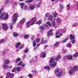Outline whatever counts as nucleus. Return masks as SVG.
Segmentation results:
<instances>
[{
  "label": "nucleus",
  "mask_w": 78,
  "mask_h": 78,
  "mask_svg": "<svg viewBox=\"0 0 78 78\" xmlns=\"http://www.w3.org/2000/svg\"><path fill=\"white\" fill-rule=\"evenodd\" d=\"M61 58V56L59 55H58L57 58H56L55 59L53 58L52 57L50 59V63H53L55 62V61H58Z\"/></svg>",
  "instance_id": "nucleus-1"
},
{
  "label": "nucleus",
  "mask_w": 78,
  "mask_h": 78,
  "mask_svg": "<svg viewBox=\"0 0 78 78\" xmlns=\"http://www.w3.org/2000/svg\"><path fill=\"white\" fill-rule=\"evenodd\" d=\"M35 21V20L34 18H33L30 21L26 23V26L27 28L30 27V25H33L34 24V22Z\"/></svg>",
  "instance_id": "nucleus-2"
},
{
  "label": "nucleus",
  "mask_w": 78,
  "mask_h": 78,
  "mask_svg": "<svg viewBox=\"0 0 78 78\" xmlns=\"http://www.w3.org/2000/svg\"><path fill=\"white\" fill-rule=\"evenodd\" d=\"M14 18H13V21L14 23H15L16 22L17 20V18L18 17V13H15L14 15Z\"/></svg>",
  "instance_id": "nucleus-3"
},
{
  "label": "nucleus",
  "mask_w": 78,
  "mask_h": 78,
  "mask_svg": "<svg viewBox=\"0 0 78 78\" xmlns=\"http://www.w3.org/2000/svg\"><path fill=\"white\" fill-rule=\"evenodd\" d=\"M2 29L4 30H5L6 31L8 30V26H7L6 24L3 23L2 24Z\"/></svg>",
  "instance_id": "nucleus-4"
},
{
  "label": "nucleus",
  "mask_w": 78,
  "mask_h": 78,
  "mask_svg": "<svg viewBox=\"0 0 78 78\" xmlns=\"http://www.w3.org/2000/svg\"><path fill=\"white\" fill-rule=\"evenodd\" d=\"M73 69V71H77L78 70V66H75Z\"/></svg>",
  "instance_id": "nucleus-5"
},
{
  "label": "nucleus",
  "mask_w": 78,
  "mask_h": 78,
  "mask_svg": "<svg viewBox=\"0 0 78 78\" xmlns=\"http://www.w3.org/2000/svg\"><path fill=\"white\" fill-rule=\"evenodd\" d=\"M62 75V71H60L59 73L57 74V76L58 77H60L61 75Z\"/></svg>",
  "instance_id": "nucleus-6"
},
{
  "label": "nucleus",
  "mask_w": 78,
  "mask_h": 78,
  "mask_svg": "<svg viewBox=\"0 0 78 78\" xmlns=\"http://www.w3.org/2000/svg\"><path fill=\"white\" fill-rule=\"evenodd\" d=\"M51 33H52V30L51 29L49 31L48 33V37H49V36H50V35H52Z\"/></svg>",
  "instance_id": "nucleus-7"
},
{
  "label": "nucleus",
  "mask_w": 78,
  "mask_h": 78,
  "mask_svg": "<svg viewBox=\"0 0 78 78\" xmlns=\"http://www.w3.org/2000/svg\"><path fill=\"white\" fill-rule=\"evenodd\" d=\"M21 44V43L20 42H19L18 43L16 46V48H19V47L20 46V44Z\"/></svg>",
  "instance_id": "nucleus-8"
},
{
  "label": "nucleus",
  "mask_w": 78,
  "mask_h": 78,
  "mask_svg": "<svg viewBox=\"0 0 78 78\" xmlns=\"http://www.w3.org/2000/svg\"><path fill=\"white\" fill-rule=\"evenodd\" d=\"M58 13L56 12H55L53 13V16L54 17H56Z\"/></svg>",
  "instance_id": "nucleus-9"
},
{
  "label": "nucleus",
  "mask_w": 78,
  "mask_h": 78,
  "mask_svg": "<svg viewBox=\"0 0 78 78\" xmlns=\"http://www.w3.org/2000/svg\"><path fill=\"white\" fill-rule=\"evenodd\" d=\"M73 56L72 55H68L67 58L68 60H70L72 59Z\"/></svg>",
  "instance_id": "nucleus-10"
},
{
  "label": "nucleus",
  "mask_w": 78,
  "mask_h": 78,
  "mask_svg": "<svg viewBox=\"0 0 78 78\" xmlns=\"http://www.w3.org/2000/svg\"><path fill=\"white\" fill-rule=\"evenodd\" d=\"M53 19V16L52 15H50L48 17V20H51Z\"/></svg>",
  "instance_id": "nucleus-11"
},
{
  "label": "nucleus",
  "mask_w": 78,
  "mask_h": 78,
  "mask_svg": "<svg viewBox=\"0 0 78 78\" xmlns=\"http://www.w3.org/2000/svg\"><path fill=\"white\" fill-rule=\"evenodd\" d=\"M25 5V4L24 3H22L21 4V8L22 9H23V7Z\"/></svg>",
  "instance_id": "nucleus-12"
},
{
  "label": "nucleus",
  "mask_w": 78,
  "mask_h": 78,
  "mask_svg": "<svg viewBox=\"0 0 78 78\" xmlns=\"http://www.w3.org/2000/svg\"><path fill=\"white\" fill-rule=\"evenodd\" d=\"M57 64V63L56 62H55L54 63H53V64H52L51 65V66L52 67H55V66H56V64Z\"/></svg>",
  "instance_id": "nucleus-13"
},
{
  "label": "nucleus",
  "mask_w": 78,
  "mask_h": 78,
  "mask_svg": "<svg viewBox=\"0 0 78 78\" xmlns=\"http://www.w3.org/2000/svg\"><path fill=\"white\" fill-rule=\"evenodd\" d=\"M73 69L72 68H71V69H70L69 70V73L70 75H72V73H73Z\"/></svg>",
  "instance_id": "nucleus-14"
},
{
  "label": "nucleus",
  "mask_w": 78,
  "mask_h": 78,
  "mask_svg": "<svg viewBox=\"0 0 78 78\" xmlns=\"http://www.w3.org/2000/svg\"><path fill=\"white\" fill-rule=\"evenodd\" d=\"M41 23H42V20H40L38 21L37 22H36V24H37L38 25H40V24H41Z\"/></svg>",
  "instance_id": "nucleus-15"
},
{
  "label": "nucleus",
  "mask_w": 78,
  "mask_h": 78,
  "mask_svg": "<svg viewBox=\"0 0 78 78\" xmlns=\"http://www.w3.org/2000/svg\"><path fill=\"white\" fill-rule=\"evenodd\" d=\"M13 35L14 37H17V36H18V34L15 32H14L13 33Z\"/></svg>",
  "instance_id": "nucleus-16"
},
{
  "label": "nucleus",
  "mask_w": 78,
  "mask_h": 78,
  "mask_svg": "<svg viewBox=\"0 0 78 78\" xmlns=\"http://www.w3.org/2000/svg\"><path fill=\"white\" fill-rule=\"evenodd\" d=\"M70 39L71 40H73V39H75V37L72 35V34H71L70 35Z\"/></svg>",
  "instance_id": "nucleus-17"
},
{
  "label": "nucleus",
  "mask_w": 78,
  "mask_h": 78,
  "mask_svg": "<svg viewBox=\"0 0 78 78\" xmlns=\"http://www.w3.org/2000/svg\"><path fill=\"white\" fill-rule=\"evenodd\" d=\"M62 35V34H59L57 35L56 36V38H59V37H60Z\"/></svg>",
  "instance_id": "nucleus-18"
},
{
  "label": "nucleus",
  "mask_w": 78,
  "mask_h": 78,
  "mask_svg": "<svg viewBox=\"0 0 78 78\" xmlns=\"http://www.w3.org/2000/svg\"><path fill=\"white\" fill-rule=\"evenodd\" d=\"M25 19L24 18L21 20V21H20V23H24V22H25Z\"/></svg>",
  "instance_id": "nucleus-19"
},
{
  "label": "nucleus",
  "mask_w": 78,
  "mask_h": 78,
  "mask_svg": "<svg viewBox=\"0 0 78 78\" xmlns=\"http://www.w3.org/2000/svg\"><path fill=\"white\" fill-rule=\"evenodd\" d=\"M58 44H59V42H58L55 43L54 44V47H58L59 46Z\"/></svg>",
  "instance_id": "nucleus-20"
},
{
  "label": "nucleus",
  "mask_w": 78,
  "mask_h": 78,
  "mask_svg": "<svg viewBox=\"0 0 78 78\" xmlns=\"http://www.w3.org/2000/svg\"><path fill=\"white\" fill-rule=\"evenodd\" d=\"M5 64H8L9 63V60H6L4 62Z\"/></svg>",
  "instance_id": "nucleus-21"
},
{
  "label": "nucleus",
  "mask_w": 78,
  "mask_h": 78,
  "mask_svg": "<svg viewBox=\"0 0 78 78\" xmlns=\"http://www.w3.org/2000/svg\"><path fill=\"white\" fill-rule=\"evenodd\" d=\"M16 67H15L12 70V72H15L16 70Z\"/></svg>",
  "instance_id": "nucleus-22"
},
{
  "label": "nucleus",
  "mask_w": 78,
  "mask_h": 78,
  "mask_svg": "<svg viewBox=\"0 0 78 78\" xmlns=\"http://www.w3.org/2000/svg\"><path fill=\"white\" fill-rule=\"evenodd\" d=\"M35 8V7L34 6H33L32 5H30L29 6L30 9L31 10H33V9H34Z\"/></svg>",
  "instance_id": "nucleus-23"
},
{
  "label": "nucleus",
  "mask_w": 78,
  "mask_h": 78,
  "mask_svg": "<svg viewBox=\"0 0 78 78\" xmlns=\"http://www.w3.org/2000/svg\"><path fill=\"white\" fill-rule=\"evenodd\" d=\"M51 24L53 27H55L56 25V23L55 21H52L51 22Z\"/></svg>",
  "instance_id": "nucleus-24"
},
{
  "label": "nucleus",
  "mask_w": 78,
  "mask_h": 78,
  "mask_svg": "<svg viewBox=\"0 0 78 78\" xmlns=\"http://www.w3.org/2000/svg\"><path fill=\"white\" fill-rule=\"evenodd\" d=\"M74 58H76V57H78V53L76 52L74 55Z\"/></svg>",
  "instance_id": "nucleus-25"
},
{
  "label": "nucleus",
  "mask_w": 78,
  "mask_h": 78,
  "mask_svg": "<svg viewBox=\"0 0 78 78\" xmlns=\"http://www.w3.org/2000/svg\"><path fill=\"white\" fill-rule=\"evenodd\" d=\"M21 59L20 58H18L16 60V62H19V61H20Z\"/></svg>",
  "instance_id": "nucleus-26"
},
{
  "label": "nucleus",
  "mask_w": 78,
  "mask_h": 78,
  "mask_svg": "<svg viewBox=\"0 0 78 78\" xmlns=\"http://www.w3.org/2000/svg\"><path fill=\"white\" fill-rule=\"evenodd\" d=\"M23 63V62H22V61H21L18 63V66H22Z\"/></svg>",
  "instance_id": "nucleus-27"
},
{
  "label": "nucleus",
  "mask_w": 78,
  "mask_h": 78,
  "mask_svg": "<svg viewBox=\"0 0 78 78\" xmlns=\"http://www.w3.org/2000/svg\"><path fill=\"white\" fill-rule=\"evenodd\" d=\"M3 67L5 69H7L9 67H8V66L6 65H4L3 66Z\"/></svg>",
  "instance_id": "nucleus-28"
},
{
  "label": "nucleus",
  "mask_w": 78,
  "mask_h": 78,
  "mask_svg": "<svg viewBox=\"0 0 78 78\" xmlns=\"http://www.w3.org/2000/svg\"><path fill=\"white\" fill-rule=\"evenodd\" d=\"M5 13H2L1 15L0 16V19H2V18H3V16H4V15H5Z\"/></svg>",
  "instance_id": "nucleus-29"
},
{
  "label": "nucleus",
  "mask_w": 78,
  "mask_h": 78,
  "mask_svg": "<svg viewBox=\"0 0 78 78\" xmlns=\"http://www.w3.org/2000/svg\"><path fill=\"white\" fill-rule=\"evenodd\" d=\"M16 70L17 71H20L21 68L20 67H16Z\"/></svg>",
  "instance_id": "nucleus-30"
},
{
  "label": "nucleus",
  "mask_w": 78,
  "mask_h": 78,
  "mask_svg": "<svg viewBox=\"0 0 78 78\" xmlns=\"http://www.w3.org/2000/svg\"><path fill=\"white\" fill-rule=\"evenodd\" d=\"M30 35L29 34H26L24 35V37L25 39H27L28 37H29V36Z\"/></svg>",
  "instance_id": "nucleus-31"
},
{
  "label": "nucleus",
  "mask_w": 78,
  "mask_h": 78,
  "mask_svg": "<svg viewBox=\"0 0 78 78\" xmlns=\"http://www.w3.org/2000/svg\"><path fill=\"white\" fill-rule=\"evenodd\" d=\"M44 69H47V70H50V67L48 66H45V67L44 68Z\"/></svg>",
  "instance_id": "nucleus-32"
},
{
  "label": "nucleus",
  "mask_w": 78,
  "mask_h": 78,
  "mask_svg": "<svg viewBox=\"0 0 78 78\" xmlns=\"http://www.w3.org/2000/svg\"><path fill=\"white\" fill-rule=\"evenodd\" d=\"M8 18V15L7 14L6 15L5 17L4 18V20H5V19H7Z\"/></svg>",
  "instance_id": "nucleus-33"
},
{
  "label": "nucleus",
  "mask_w": 78,
  "mask_h": 78,
  "mask_svg": "<svg viewBox=\"0 0 78 78\" xmlns=\"http://www.w3.org/2000/svg\"><path fill=\"white\" fill-rule=\"evenodd\" d=\"M33 44V47H35L36 46V41L34 40V41Z\"/></svg>",
  "instance_id": "nucleus-34"
},
{
  "label": "nucleus",
  "mask_w": 78,
  "mask_h": 78,
  "mask_svg": "<svg viewBox=\"0 0 78 78\" xmlns=\"http://www.w3.org/2000/svg\"><path fill=\"white\" fill-rule=\"evenodd\" d=\"M8 51L7 50H4L3 52V55H5L7 53Z\"/></svg>",
  "instance_id": "nucleus-35"
},
{
  "label": "nucleus",
  "mask_w": 78,
  "mask_h": 78,
  "mask_svg": "<svg viewBox=\"0 0 78 78\" xmlns=\"http://www.w3.org/2000/svg\"><path fill=\"white\" fill-rule=\"evenodd\" d=\"M67 46L68 47L70 48L71 47H72V44L70 43H69L67 44Z\"/></svg>",
  "instance_id": "nucleus-36"
},
{
  "label": "nucleus",
  "mask_w": 78,
  "mask_h": 78,
  "mask_svg": "<svg viewBox=\"0 0 78 78\" xmlns=\"http://www.w3.org/2000/svg\"><path fill=\"white\" fill-rule=\"evenodd\" d=\"M40 41H41V39H40V38H38L36 40V42L37 43H38V42H39Z\"/></svg>",
  "instance_id": "nucleus-37"
},
{
  "label": "nucleus",
  "mask_w": 78,
  "mask_h": 78,
  "mask_svg": "<svg viewBox=\"0 0 78 78\" xmlns=\"http://www.w3.org/2000/svg\"><path fill=\"white\" fill-rule=\"evenodd\" d=\"M68 39V38H66V39H65V40H63L62 41V43H64V42H66V41H67Z\"/></svg>",
  "instance_id": "nucleus-38"
},
{
  "label": "nucleus",
  "mask_w": 78,
  "mask_h": 78,
  "mask_svg": "<svg viewBox=\"0 0 78 78\" xmlns=\"http://www.w3.org/2000/svg\"><path fill=\"white\" fill-rule=\"evenodd\" d=\"M33 1V0H29L28 1H26V3H31Z\"/></svg>",
  "instance_id": "nucleus-39"
},
{
  "label": "nucleus",
  "mask_w": 78,
  "mask_h": 78,
  "mask_svg": "<svg viewBox=\"0 0 78 78\" xmlns=\"http://www.w3.org/2000/svg\"><path fill=\"white\" fill-rule=\"evenodd\" d=\"M67 7L68 8V10H69V9L70 8V4H68L67 5Z\"/></svg>",
  "instance_id": "nucleus-40"
},
{
  "label": "nucleus",
  "mask_w": 78,
  "mask_h": 78,
  "mask_svg": "<svg viewBox=\"0 0 78 78\" xmlns=\"http://www.w3.org/2000/svg\"><path fill=\"white\" fill-rule=\"evenodd\" d=\"M47 24L49 25V27H51V24H50V22H48L47 23Z\"/></svg>",
  "instance_id": "nucleus-41"
},
{
  "label": "nucleus",
  "mask_w": 78,
  "mask_h": 78,
  "mask_svg": "<svg viewBox=\"0 0 78 78\" xmlns=\"http://www.w3.org/2000/svg\"><path fill=\"white\" fill-rule=\"evenodd\" d=\"M24 51V53H27L28 52V49H26Z\"/></svg>",
  "instance_id": "nucleus-42"
},
{
  "label": "nucleus",
  "mask_w": 78,
  "mask_h": 78,
  "mask_svg": "<svg viewBox=\"0 0 78 78\" xmlns=\"http://www.w3.org/2000/svg\"><path fill=\"white\" fill-rule=\"evenodd\" d=\"M58 72H59V70L56 69L55 70V73H57Z\"/></svg>",
  "instance_id": "nucleus-43"
},
{
  "label": "nucleus",
  "mask_w": 78,
  "mask_h": 78,
  "mask_svg": "<svg viewBox=\"0 0 78 78\" xmlns=\"http://www.w3.org/2000/svg\"><path fill=\"white\" fill-rule=\"evenodd\" d=\"M27 8H28V7L27 5H26L24 7V10H26Z\"/></svg>",
  "instance_id": "nucleus-44"
},
{
  "label": "nucleus",
  "mask_w": 78,
  "mask_h": 78,
  "mask_svg": "<svg viewBox=\"0 0 78 78\" xmlns=\"http://www.w3.org/2000/svg\"><path fill=\"white\" fill-rule=\"evenodd\" d=\"M28 77H30V78H32V77L33 76V75H31V74H29L28 75Z\"/></svg>",
  "instance_id": "nucleus-45"
},
{
  "label": "nucleus",
  "mask_w": 78,
  "mask_h": 78,
  "mask_svg": "<svg viewBox=\"0 0 78 78\" xmlns=\"http://www.w3.org/2000/svg\"><path fill=\"white\" fill-rule=\"evenodd\" d=\"M36 6L37 7H39V6H41V3H38V4L36 5Z\"/></svg>",
  "instance_id": "nucleus-46"
},
{
  "label": "nucleus",
  "mask_w": 78,
  "mask_h": 78,
  "mask_svg": "<svg viewBox=\"0 0 78 78\" xmlns=\"http://www.w3.org/2000/svg\"><path fill=\"white\" fill-rule=\"evenodd\" d=\"M32 72H33V73H37V71H36V70H32Z\"/></svg>",
  "instance_id": "nucleus-47"
},
{
  "label": "nucleus",
  "mask_w": 78,
  "mask_h": 78,
  "mask_svg": "<svg viewBox=\"0 0 78 78\" xmlns=\"http://www.w3.org/2000/svg\"><path fill=\"white\" fill-rule=\"evenodd\" d=\"M42 56L43 58H45L46 56V55L45 54H43L42 55Z\"/></svg>",
  "instance_id": "nucleus-48"
},
{
  "label": "nucleus",
  "mask_w": 78,
  "mask_h": 78,
  "mask_svg": "<svg viewBox=\"0 0 78 78\" xmlns=\"http://www.w3.org/2000/svg\"><path fill=\"white\" fill-rule=\"evenodd\" d=\"M41 42L42 44H44V40L43 39H42L41 40Z\"/></svg>",
  "instance_id": "nucleus-49"
},
{
  "label": "nucleus",
  "mask_w": 78,
  "mask_h": 78,
  "mask_svg": "<svg viewBox=\"0 0 78 78\" xmlns=\"http://www.w3.org/2000/svg\"><path fill=\"white\" fill-rule=\"evenodd\" d=\"M48 16H49V14H48V13H47L45 14V17H48Z\"/></svg>",
  "instance_id": "nucleus-50"
},
{
  "label": "nucleus",
  "mask_w": 78,
  "mask_h": 78,
  "mask_svg": "<svg viewBox=\"0 0 78 78\" xmlns=\"http://www.w3.org/2000/svg\"><path fill=\"white\" fill-rule=\"evenodd\" d=\"M13 28V26L12 25H10V28L12 30V29Z\"/></svg>",
  "instance_id": "nucleus-51"
},
{
  "label": "nucleus",
  "mask_w": 78,
  "mask_h": 78,
  "mask_svg": "<svg viewBox=\"0 0 78 78\" xmlns=\"http://www.w3.org/2000/svg\"><path fill=\"white\" fill-rule=\"evenodd\" d=\"M9 2V0H6L5 2V3H6V4H8V3Z\"/></svg>",
  "instance_id": "nucleus-52"
},
{
  "label": "nucleus",
  "mask_w": 78,
  "mask_h": 78,
  "mask_svg": "<svg viewBox=\"0 0 78 78\" xmlns=\"http://www.w3.org/2000/svg\"><path fill=\"white\" fill-rule=\"evenodd\" d=\"M40 28L41 30H44V27L43 26H41L40 27Z\"/></svg>",
  "instance_id": "nucleus-53"
},
{
  "label": "nucleus",
  "mask_w": 78,
  "mask_h": 78,
  "mask_svg": "<svg viewBox=\"0 0 78 78\" xmlns=\"http://www.w3.org/2000/svg\"><path fill=\"white\" fill-rule=\"evenodd\" d=\"M60 9H63V6L62 5H60Z\"/></svg>",
  "instance_id": "nucleus-54"
},
{
  "label": "nucleus",
  "mask_w": 78,
  "mask_h": 78,
  "mask_svg": "<svg viewBox=\"0 0 78 78\" xmlns=\"http://www.w3.org/2000/svg\"><path fill=\"white\" fill-rule=\"evenodd\" d=\"M3 41H4V40H1V41H0V44H2V43H3Z\"/></svg>",
  "instance_id": "nucleus-55"
},
{
  "label": "nucleus",
  "mask_w": 78,
  "mask_h": 78,
  "mask_svg": "<svg viewBox=\"0 0 78 78\" xmlns=\"http://www.w3.org/2000/svg\"><path fill=\"white\" fill-rule=\"evenodd\" d=\"M56 21L57 22H60V21H61V19H57Z\"/></svg>",
  "instance_id": "nucleus-56"
},
{
  "label": "nucleus",
  "mask_w": 78,
  "mask_h": 78,
  "mask_svg": "<svg viewBox=\"0 0 78 78\" xmlns=\"http://www.w3.org/2000/svg\"><path fill=\"white\" fill-rule=\"evenodd\" d=\"M71 42L73 43V44H74L75 42V40H73L71 41Z\"/></svg>",
  "instance_id": "nucleus-57"
},
{
  "label": "nucleus",
  "mask_w": 78,
  "mask_h": 78,
  "mask_svg": "<svg viewBox=\"0 0 78 78\" xmlns=\"http://www.w3.org/2000/svg\"><path fill=\"white\" fill-rule=\"evenodd\" d=\"M71 26L73 27H75V26H76V23H74Z\"/></svg>",
  "instance_id": "nucleus-58"
},
{
  "label": "nucleus",
  "mask_w": 78,
  "mask_h": 78,
  "mask_svg": "<svg viewBox=\"0 0 78 78\" xmlns=\"http://www.w3.org/2000/svg\"><path fill=\"white\" fill-rule=\"evenodd\" d=\"M34 36H33L31 38V40H34Z\"/></svg>",
  "instance_id": "nucleus-59"
},
{
  "label": "nucleus",
  "mask_w": 78,
  "mask_h": 78,
  "mask_svg": "<svg viewBox=\"0 0 78 78\" xmlns=\"http://www.w3.org/2000/svg\"><path fill=\"white\" fill-rule=\"evenodd\" d=\"M23 48V46H21L19 48V49H22Z\"/></svg>",
  "instance_id": "nucleus-60"
},
{
  "label": "nucleus",
  "mask_w": 78,
  "mask_h": 78,
  "mask_svg": "<svg viewBox=\"0 0 78 78\" xmlns=\"http://www.w3.org/2000/svg\"><path fill=\"white\" fill-rule=\"evenodd\" d=\"M25 66V64L24 63H23L22 65V67H24Z\"/></svg>",
  "instance_id": "nucleus-61"
},
{
  "label": "nucleus",
  "mask_w": 78,
  "mask_h": 78,
  "mask_svg": "<svg viewBox=\"0 0 78 78\" xmlns=\"http://www.w3.org/2000/svg\"><path fill=\"white\" fill-rule=\"evenodd\" d=\"M40 45V44H37V47H39Z\"/></svg>",
  "instance_id": "nucleus-62"
},
{
  "label": "nucleus",
  "mask_w": 78,
  "mask_h": 78,
  "mask_svg": "<svg viewBox=\"0 0 78 78\" xmlns=\"http://www.w3.org/2000/svg\"><path fill=\"white\" fill-rule=\"evenodd\" d=\"M76 6L78 7V2L76 4Z\"/></svg>",
  "instance_id": "nucleus-63"
},
{
  "label": "nucleus",
  "mask_w": 78,
  "mask_h": 78,
  "mask_svg": "<svg viewBox=\"0 0 78 78\" xmlns=\"http://www.w3.org/2000/svg\"><path fill=\"white\" fill-rule=\"evenodd\" d=\"M76 9L77 10H78V7L77 6V7H76Z\"/></svg>",
  "instance_id": "nucleus-64"
}]
</instances>
